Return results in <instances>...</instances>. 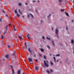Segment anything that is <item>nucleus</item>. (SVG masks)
<instances>
[{
	"label": "nucleus",
	"mask_w": 74,
	"mask_h": 74,
	"mask_svg": "<svg viewBox=\"0 0 74 74\" xmlns=\"http://www.w3.org/2000/svg\"><path fill=\"white\" fill-rule=\"evenodd\" d=\"M44 62L46 67H49V65H48L49 63L48 62V61L46 60V61L45 60L44 61Z\"/></svg>",
	"instance_id": "nucleus-1"
},
{
	"label": "nucleus",
	"mask_w": 74,
	"mask_h": 74,
	"mask_svg": "<svg viewBox=\"0 0 74 74\" xmlns=\"http://www.w3.org/2000/svg\"><path fill=\"white\" fill-rule=\"evenodd\" d=\"M17 9H16L14 11V12L15 14H17V16H18V17H19L21 16V15L20 14H18V12H17Z\"/></svg>",
	"instance_id": "nucleus-2"
},
{
	"label": "nucleus",
	"mask_w": 74,
	"mask_h": 74,
	"mask_svg": "<svg viewBox=\"0 0 74 74\" xmlns=\"http://www.w3.org/2000/svg\"><path fill=\"white\" fill-rule=\"evenodd\" d=\"M56 35H57V37L58 38V34L59 33V30H58V29L57 28L56 29Z\"/></svg>",
	"instance_id": "nucleus-3"
},
{
	"label": "nucleus",
	"mask_w": 74,
	"mask_h": 74,
	"mask_svg": "<svg viewBox=\"0 0 74 74\" xmlns=\"http://www.w3.org/2000/svg\"><path fill=\"white\" fill-rule=\"evenodd\" d=\"M28 51L30 53H31V54L32 55V50H31L30 48L28 47Z\"/></svg>",
	"instance_id": "nucleus-4"
},
{
	"label": "nucleus",
	"mask_w": 74,
	"mask_h": 74,
	"mask_svg": "<svg viewBox=\"0 0 74 74\" xmlns=\"http://www.w3.org/2000/svg\"><path fill=\"white\" fill-rule=\"evenodd\" d=\"M5 58H6L8 59H9L10 58H9V55L7 54L5 56Z\"/></svg>",
	"instance_id": "nucleus-5"
},
{
	"label": "nucleus",
	"mask_w": 74,
	"mask_h": 74,
	"mask_svg": "<svg viewBox=\"0 0 74 74\" xmlns=\"http://www.w3.org/2000/svg\"><path fill=\"white\" fill-rule=\"evenodd\" d=\"M28 60L29 62H32V59L31 58H28Z\"/></svg>",
	"instance_id": "nucleus-6"
},
{
	"label": "nucleus",
	"mask_w": 74,
	"mask_h": 74,
	"mask_svg": "<svg viewBox=\"0 0 74 74\" xmlns=\"http://www.w3.org/2000/svg\"><path fill=\"white\" fill-rule=\"evenodd\" d=\"M35 70L37 71H38V66H36L35 67Z\"/></svg>",
	"instance_id": "nucleus-7"
},
{
	"label": "nucleus",
	"mask_w": 74,
	"mask_h": 74,
	"mask_svg": "<svg viewBox=\"0 0 74 74\" xmlns=\"http://www.w3.org/2000/svg\"><path fill=\"white\" fill-rule=\"evenodd\" d=\"M52 44L53 47H55V42H54V41L53 40H52Z\"/></svg>",
	"instance_id": "nucleus-8"
},
{
	"label": "nucleus",
	"mask_w": 74,
	"mask_h": 74,
	"mask_svg": "<svg viewBox=\"0 0 74 74\" xmlns=\"http://www.w3.org/2000/svg\"><path fill=\"white\" fill-rule=\"evenodd\" d=\"M18 38H19V39H20V40H21V39L22 38V37L19 35L18 36Z\"/></svg>",
	"instance_id": "nucleus-9"
},
{
	"label": "nucleus",
	"mask_w": 74,
	"mask_h": 74,
	"mask_svg": "<svg viewBox=\"0 0 74 74\" xmlns=\"http://www.w3.org/2000/svg\"><path fill=\"white\" fill-rule=\"evenodd\" d=\"M21 69L18 70V74H21Z\"/></svg>",
	"instance_id": "nucleus-10"
},
{
	"label": "nucleus",
	"mask_w": 74,
	"mask_h": 74,
	"mask_svg": "<svg viewBox=\"0 0 74 74\" xmlns=\"http://www.w3.org/2000/svg\"><path fill=\"white\" fill-rule=\"evenodd\" d=\"M18 12H19V13L21 14H22V12H21V10L20 9H18Z\"/></svg>",
	"instance_id": "nucleus-11"
},
{
	"label": "nucleus",
	"mask_w": 74,
	"mask_h": 74,
	"mask_svg": "<svg viewBox=\"0 0 74 74\" xmlns=\"http://www.w3.org/2000/svg\"><path fill=\"white\" fill-rule=\"evenodd\" d=\"M46 72H47L48 74H49L51 73V71L48 70H46Z\"/></svg>",
	"instance_id": "nucleus-12"
},
{
	"label": "nucleus",
	"mask_w": 74,
	"mask_h": 74,
	"mask_svg": "<svg viewBox=\"0 0 74 74\" xmlns=\"http://www.w3.org/2000/svg\"><path fill=\"white\" fill-rule=\"evenodd\" d=\"M51 15H52V14H50L48 16V18H49L50 17V16H51Z\"/></svg>",
	"instance_id": "nucleus-13"
},
{
	"label": "nucleus",
	"mask_w": 74,
	"mask_h": 74,
	"mask_svg": "<svg viewBox=\"0 0 74 74\" xmlns=\"http://www.w3.org/2000/svg\"><path fill=\"white\" fill-rule=\"evenodd\" d=\"M12 74H15V71L14 69H12Z\"/></svg>",
	"instance_id": "nucleus-14"
},
{
	"label": "nucleus",
	"mask_w": 74,
	"mask_h": 74,
	"mask_svg": "<svg viewBox=\"0 0 74 74\" xmlns=\"http://www.w3.org/2000/svg\"><path fill=\"white\" fill-rule=\"evenodd\" d=\"M64 2H65V4H67V3L68 2V1L67 0H65L64 1Z\"/></svg>",
	"instance_id": "nucleus-15"
},
{
	"label": "nucleus",
	"mask_w": 74,
	"mask_h": 74,
	"mask_svg": "<svg viewBox=\"0 0 74 74\" xmlns=\"http://www.w3.org/2000/svg\"><path fill=\"white\" fill-rule=\"evenodd\" d=\"M53 59L54 60L55 62H56V58L55 57H53Z\"/></svg>",
	"instance_id": "nucleus-16"
},
{
	"label": "nucleus",
	"mask_w": 74,
	"mask_h": 74,
	"mask_svg": "<svg viewBox=\"0 0 74 74\" xmlns=\"http://www.w3.org/2000/svg\"><path fill=\"white\" fill-rule=\"evenodd\" d=\"M50 63L52 65H53V63L52 62L50 61Z\"/></svg>",
	"instance_id": "nucleus-17"
},
{
	"label": "nucleus",
	"mask_w": 74,
	"mask_h": 74,
	"mask_svg": "<svg viewBox=\"0 0 74 74\" xmlns=\"http://www.w3.org/2000/svg\"><path fill=\"white\" fill-rule=\"evenodd\" d=\"M56 56H58V57H59L60 56V54H57V55H56Z\"/></svg>",
	"instance_id": "nucleus-18"
},
{
	"label": "nucleus",
	"mask_w": 74,
	"mask_h": 74,
	"mask_svg": "<svg viewBox=\"0 0 74 74\" xmlns=\"http://www.w3.org/2000/svg\"><path fill=\"white\" fill-rule=\"evenodd\" d=\"M18 5H19V6H21V5H22V3H18Z\"/></svg>",
	"instance_id": "nucleus-19"
},
{
	"label": "nucleus",
	"mask_w": 74,
	"mask_h": 74,
	"mask_svg": "<svg viewBox=\"0 0 74 74\" xmlns=\"http://www.w3.org/2000/svg\"><path fill=\"white\" fill-rule=\"evenodd\" d=\"M30 15H31V16H32V18H34V16H33V14H30Z\"/></svg>",
	"instance_id": "nucleus-20"
},
{
	"label": "nucleus",
	"mask_w": 74,
	"mask_h": 74,
	"mask_svg": "<svg viewBox=\"0 0 74 74\" xmlns=\"http://www.w3.org/2000/svg\"><path fill=\"white\" fill-rule=\"evenodd\" d=\"M71 42L72 43V44H74V40H71Z\"/></svg>",
	"instance_id": "nucleus-21"
},
{
	"label": "nucleus",
	"mask_w": 74,
	"mask_h": 74,
	"mask_svg": "<svg viewBox=\"0 0 74 74\" xmlns=\"http://www.w3.org/2000/svg\"><path fill=\"white\" fill-rule=\"evenodd\" d=\"M66 14L68 16H69V14H68V13H66Z\"/></svg>",
	"instance_id": "nucleus-22"
},
{
	"label": "nucleus",
	"mask_w": 74,
	"mask_h": 74,
	"mask_svg": "<svg viewBox=\"0 0 74 74\" xmlns=\"http://www.w3.org/2000/svg\"><path fill=\"white\" fill-rule=\"evenodd\" d=\"M41 52H43L44 51V49L42 48L41 49Z\"/></svg>",
	"instance_id": "nucleus-23"
},
{
	"label": "nucleus",
	"mask_w": 74,
	"mask_h": 74,
	"mask_svg": "<svg viewBox=\"0 0 74 74\" xmlns=\"http://www.w3.org/2000/svg\"><path fill=\"white\" fill-rule=\"evenodd\" d=\"M46 38L47 39H48V40H51V39H50V38H49L48 37H47Z\"/></svg>",
	"instance_id": "nucleus-24"
},
{
	"label": "nucleus",
	"mask_w": 74,
	"mask_h": 74,
	"mask_svg": "<svg viewBox=\"0 0 74 74\" xmlns=\"http://www.w3.org/2000/svg\"><path fill=\"white\" fill-rule=\"evenodd\" d=\"M14 31H16V29L15 28V25H14Z\"/></svg>",
	"instance_id": "nucleus-25"
},
{
	"label": "nucleus",
	"mask_w": 74,
	"mask_h": 74,
	"mask_svg": "<svg viewBox=\"0 0 74 74\" xmlns=\"http://www.w3.org/2000/svg\"><path fill=\"white\" fill-rule=\"evenodd\" d=\"M1 39H3V38H4V36H3V35L1 36Z\"/></svg>",
	"instance_id": "nucleus-26"
},
{
	"label": "nucleus",
	"mask_w": 74,
	"mask_h": 74,
	"mask_svg": "<svg viewBox=\"0 0 74 74\" xmlns=\"http://www.w3.org/2000/svg\"><path fill=\"white\" fill-rule=\"evenodd\" d=\"M47 48H49V49H50V48H51L48 45H47Z\"/></svg>",
	"instance_id": "nucleus-27"
},
{
	"label": "nucleus",
	"mask_w": 74,
	"mask_h": 74,
	"mask_svg": "<svg viewBox=\"0 0 74 74\" xmlns=\"http://www.w3.org/2000/svg\"><path fill=\"white\" fill-rule=\"evenodd\" d=\"M44 58L45 59H47V58H46V56H44Z\"/></svg>",
	"instance_id": "nucleus-28"
},
{
	"label": "nucleus",
	"mask_w": 74,
	"mask_h": 74,
	"mask_svg": "<svg viewBox=\"0 0 74 74\" xmlns=\"http://www.w3.org/2000/svg\"><path fill=\"white\" fill-rule=\"evenodd\" d=\"M25 47H27V45H26V44H27V43H26V42H25Z\"/></svg>",
	"instance_id": "nucleus-29"
},
{
	"label": "nucleus",
	"mask_w": 74,
	"mask_h": 74,
	"mask_svg": "<svg viewBox=\"0 0 74 74\" xmlns=\"http://www.w3.org/2000/svg\"><path fill=\"white\" fill-rule=\"evenodd\" d=\"M64 9H63L62 10V9L61 10V11H62V12H63V11H64Z\"/></svg>",
	"instance_id": "nucleus-30"
},
{
	"label": "nucleus",
	"mask_w": 74,
	"mask_h": 74,
	"mask_svg": "<svg viewBox=\"0 0 74 74\" xmlns=\"http://www.w3.org/2000/svg\"><path fill=\"white\" fill-rule=\"evenodd\" d=\"M50 71H51V73H53V70H52V69H51L50 70Z\"/></svg>",
	"instance_id": "nucleus-31"
},
{
	"label": "nucleus",
	"mask_w": 74,
	"mask_h": 74,
	"mask_svg": "<svg viewBox=\"0 0 74 74\" xmlns=\"http://www.w3.org/2000/svg\"><path fill=\"white\" fill-rule=\"evenodd\" d=\"M29 34H28L27 36V37H29Z\"/></svg>",
	"instance_id": "nucleus-32"
},
{
	"label": "nucleus",
	"mask_w": 74,
	"mask_h": 74,
	"mask_svg": "<svg viewBox=\"0 0 74 74\" xmlns=\"http://www.w3.org/2000/svg\"><path fill=\"white\" fill-rule=\"evenodd\" d=\"M42 38L44 40H45V37H44V36H43Z\"/></svg>",
	"instance_id": "nucleus-33"
},
{
	"label": "nucleus",
	"mask_w": 74,
	"mask_h": 74,
	"mask_svg": "<svg viewBox=\"0 0 74 74\" xmlns=\"http://www.w3.org/2000/svg\"><path fill=\"white\" fill-rule=\"evenodd\" d=\"M34 57H35V58H36V54H34Z\"/></svg>",
	"instance_id": "nucleus-34"
},
{
	"label": "nucleus",
	"mask_w": 74,
	"mask_h": 74,
	"mask_svg": "<svg viewBox=\"0 0 74 74\" xmlns=\"http://www.w3.org/2000/svg\"><path fill=\"white\" fill-rule=\"evenodd\" d=\"M10 67L12 68V69H13V66L12 65H10Z\"/></svg>",
	"instance_id": "nucleus-35"
},
{
	"label": "nucleus",
	"mask_w": 74,
	"mask_h": 74,
	"mask_svg": "<svg viewBox=\"0 0 74 74\" xmlns=\"http://www.w3.org/2000/svg\"><path fill=\"white\" fill-rule=\"evenodd\" d=\"M27 38H28V39H30V38H31L29 37H27Z\"/></svg>",
	"instance_id": "nucleus-36"
},
{
	"label": "nucleus",
	"mask_w": 74,
	"mask_h": 74,
	"mask_svg": "<svg viewBox=\"0 0 74 74\" xmlns=\"http://www.w3.org/2000/svg\"><path fill=\"white\" fill-rule=\"evenodd\" d=\"M2 11L4 13V14H5V11L4 10H2Z\"/></svg>",
	"instance_id": "nucleus-37"
},
{
	"label": "nucleus",
	"mask_w": 74,
	"mask_h": 74,
	"mask_svg": "<svg viewBox=\"0 0 74 74\" xmlns=\"http://www.w3.org/2000/svg\"><path fill=\"white\" fill-rule=\"evenodd\" d=\"M8 48H10V47H11V46L8 45Z\"/></svg>",
	"instance_id": "nucleus-38"
},
{
	"label": "nucleus",
	"mask_w": 74,
	"mask_h": 74,
	"mask_svg": "<svg viewBox=\"0 0 74 74\" xmlns=\"http://www.w3.org/2000/svg\"><path fill=\"white\" fill-rule=\"evenodd\" d=\"M5 33H6V31H5V32L3 33V34L4 35V34H5Z\"/></svg>",
	"instance_id": "nucleus-39"
},
{
	"label": "nucleus",
	"mask_w": 74,
	"mask_h": 74,
	"mask_svg": "<svg viewBox=\"0 0 74 74\" xmlns=\"http://www.w3.org/2000/svg\"><path fill=\"white\" fill-rule=\"evenodd\" d=\"M32 1L33 3H34V2H36V1Z\"/></svg>",
	"instance_id": "nucleus-40"
},
{
	"label": "nucleus",
	"mask_w": 74,
	"mask_h": 74,
	"mask_svg": "<svg viewBox=\"0 0 74 74\" xmlns=\"http://www.w3.org/2000/svg\"><path fill=\"white\" fill-rule=\"evenodd\" d=\"M8 26H6V29H8Z\"/></svg>",
	"instance_id": "nucleus-41"
},
{
	"label": "nucleus",
	"mask_w": 74,
	"mask_h": 74,
	"mask_svg": "<svg viewBox=\"0 0 74 74\" xmlns=\"http://www.w3.org/2000/svg\"><path fill=\"white\" fill-rule=\"evenodd\" d=\"M36 62H38V60H37V59H36Z\"/></svg>",
	"instance_id": "nucleus-42"
},
{
	"label": "nucleus",
	"mask_w": 74,
	"mask_h": 74,
	"mask_svg": "<svg viewBox=\"0 0 74 74\" xmlns=\"http://www.w3.org/2000/svg\"><path fill=\"white\" fill-rule=\"evenodd\" d=\"M22 17H23V19H25V16H23Z\"/></svg>",
	"instance_id": "nucleus-43"
},
{
	"label": "nucleus",
	"mask_w": 74,
	"mask_h": 74,
	"mask_svg": "<svg viewBox=\"0 0 74 74\" xmlns=\"http://www.w3.org/2000/svg\"><path fill=\"white\" fill-rule=\"evenodd\" d=\"M59 2H62V0H59Z\"/></svg>",
	"instance_id": "nucleus-44"
},
{
	"label": "nucleus",
	"mask_w": 74,
	"mask_h": 74,
	"mask_svg": "<svg viewBox=\"0 0 74 74\" xmlns=\"http://www.w3.org/2000/svg\"><path fill=\"white\" fill-rule=\"evenodd\" d=\"M66 30H68V27H66Z\"/></svg>",
	"instance_id": "nucleus-45"
},
{
	"label": "nucleus",
	"mask_w": 74,
	"mask_h": 74,
	"mask_svg": "<svg viewBox=\"0 0 74 74\" xmlns=\"http://www.w3.org/2000/svg\"><path fill=\"white\" fill-rule=\"evenodd\" d=\"M9 26H11V23H9Z\"/></svg>",
	"instance_id": "nucleus-46"
},
{
	"label": "nucleus",
	"mask_w": 74,
	"mask_h": 74,
	"mask_svg": "<svg viewBox=\"0 0 74 74\" xmlns=\"http://www.w3.org/2000/svg\"><path fill=\"white\" fill-rule=\"evenodd\" d=\"M39 55H40V56H42V55H41V54H39Z\"/></svg>",
	"instance_id": "nucleus-47"
},
{
	"label": "nucleus",
	"mask_w": 74,
	"mask_h": 74,
	"mask_svg": "<svg viewBox=\"0 0 74 74\" xmlns=\"http://www.w3.org/2000/svg\"><path fill=\"white\" fill-rule=\"evenodd\" d=\"M51 29H52V30H53V27H52Z\"/></svg>",
	"instance_id": "nucleus-48"
},
{
	"label": "nucleus",
	"mask_w": 74,
	"mask_h": 74,
	"mask_svg": "<svg viewBox=\"0 0 74 74\" xmlns=\"http://www.w3.org/2000/svg\"><path fill=\"white\" fill-rule=\"evenodd\" d=\"M73 54L74 55V47L73 48Z\"/></svg>",
	"instance_id": "nucleus-49"
},
{
	"label": "nucleus",
	"mask_w": 74,
	"mask_h": 74,
	"mask_svg": "<svg viewBox=\"0 0 74 74\" xmlns=\"http://www.w3.org/2000/svg\"><path fill=\"white\" fill-rule=\"evenodd\" d=\"M25 4H26V5H27L28 4H27V3H25Z\"/></svg>",
	"instance_id": "nucleus-50"
},
{
	"label": "nucleus",
	"mask_w": 74,
	"mask_h": 74,
	"mask_svg": "<svg viewBox=\"0 0 74 74\" xmlns=\"http://www.w3.org/2000/svg\"><path fill=\"white\" fill-rule=\"evenodd\" d=\"M0 22H2L1 19V18H0Z\"/></svg>",
	"instance_id": "nucleus-51"
},
{
	"label": "nucleus",
	"mask_w": 74,
	"mask_h": 74,
	"mask_svg": "<svg viewBox=\"0 0 74 74\" xmlns=\"http://www.w3.org/2000/svg\"><path fill=\"white\" fill-rule=\"evenodd\" d=\"M27 16H28V18H29V15L28 14Z\"/></svg>",
	"instance_id": "nucleus-52"
},
{
	"label": "nucleus",
	"mask_w": 74,
	"mask_h": 74,
	"mask_svg": "<svg viewBox=\"0 0 74 74\" xmlns=\"http://www.w3.org/2000/svg\"><path fill=\"white\" fill-rule=\"evenodd\" d=\"M13 55H14L15 56V53L13 54Z\"/></svg>",
	"instance_id": "nucleus-53"
},
{
	"label": "nucleus",
	"mask_w": 74,
	"mask_h": 74,
	"mask_svg": "<svg viewBox=\"0 0 74 74\" xmlns=\"http://www.w3.org/2000/svg\"><path fill=\"white\" fill-rule=\"evenodd\" d=\"M73 21H74V20H72V22H73Z\"/></svg>",
	"instance_id": "nucleus-54"
},
{
	"label": "nucleus",
	"mask_w": 74,
	"mask_h": 74,
	"mask_svg": "<svg viewBox=\"0 0 74 74\" xmlns=\"http://www.w3.org/2000/svg\"><path fill=\"white\" fill-rule=\"evenodd\" d=\"M19 43H21V40H20V41H19Z\"/></svg>",
	"instance_id": "nucleus-55"
},
{
	"label": "nucleus",
	"mask_w": 74,
	"mask_h": 74,
	"mask_svg": "<svg viewBox=\"0 0 74 74\" xmlns=\"http://www.w3.org/2000/svg\"><path fill=\"white\" fill-rule=\"evenodd\" d=\"M41 23H42V21H41Z\"/></svg>",
	"instance_id": "nucleus-56"
},
{
	"label": "nucleus",
	"mask_w": 74,
	"mask_h": 74,
	"mask_svg": "<svg viewBox=\"0 0 74 74\" xmlns=\"http://www.w3.org/2000/svg\"><path fill=\"white\" fill-rule=\"evenodd\" d=\"M38 3H39V2H40V1H39V0H38Z\"/></svg>",
	"instance_id": "nucleus-57"
},
{
	"label": "nucleus",
	"mask_w": 74,
	"mask_h": 74,
	"mask_svg": "<svg viewBox=\"0 0 74 74\" xmlns=\"http://www.w3.org/2000/svg\"><path fill=\"white\" fill-rule=\"evenodd\" d=\"M58 61H59V60H57V62H58Z\"/></svg>",
	"instance_id": "nucleus-58"
},
{
	"label": "nucleus",
	"mask_w": 74,
	"mask_h": 74,
	"mask_svg": "<svg viewBox=\"0 0 74 74\" xmlns=\"http://www.w3.org/2000/svg\"><path fill=\"white\" fill-rule=\"evenodd\" d=\"M36 12H37V10H36Z\"/></svg>",
	"instance_id": "nucleus-59"
},
{
	"label": "nucleus",
	"mask_w": 74,
	"mask_h": 74,
	"mask_svg": "<svg viewBox=\"0 0 74 74\" xmlns=\"http://www.w3.org/2000/svg\"><path fill=\"white\" fill-rule=\"evenodd\" d=\"M7 30H8V29H6V31H7Z\"/></svg>",
	"instance_id": "nucleus-60"
},
{
	"label": "nucleus",
	"mask_w": 74,
	"mask_h": 74,
	"mask_svg": "<svg viewBox=\"0 0 74 74\" xmlns=\"http://www.w3.org/2000/svg\"><path fill=\"white\" fill-rule=\"evenodd\" d=\"M27 47H26V49H27Z\"/></svg>",
	"instance_id": "nucleus-61"
},
{
	"label": "nucleus",
	"mask_w": 74,
	"mask_h": 74,
	"mask_svg": "<svg viewBox=\"0 0 74 74\" xmlns=\"http://www.w3.org/2000/svg\"><path fill=\"white\" fill-rule=\"evenodd\" d=\"M23 74H25V73H23Z\"/></svg>",
	"instance_id": "nucleus-62"
},
{
	"label": "nucleus",
	"mask_w": 74,
	"mask_h": 74,
	"mask_svg": "<svg viewBox=\"0 0 74 74\" xmlns=\"http://www.w3.org/2000/svg\"><path fill=\"white\" fill-rule=\"evenodd\" d=\"M5 60V59H3V60Z\"/></svg>",
	"instance_id": "nucleus-63"
},
{
	"label": "nucleus",
	"mask_w": 74,
	"mask_h": 74,
	"mask_svg": "<svg viewBox=\"0 0 74 74\" xmlns=\"http://www.w3.org/2000/svg\"><path fill=\"white\" fill-rule=\"evenodd\" d=\"M11 19H12V17H11Z\"/></svg>",
	"instance_id": "nucleus-64"
}]
</instances>
